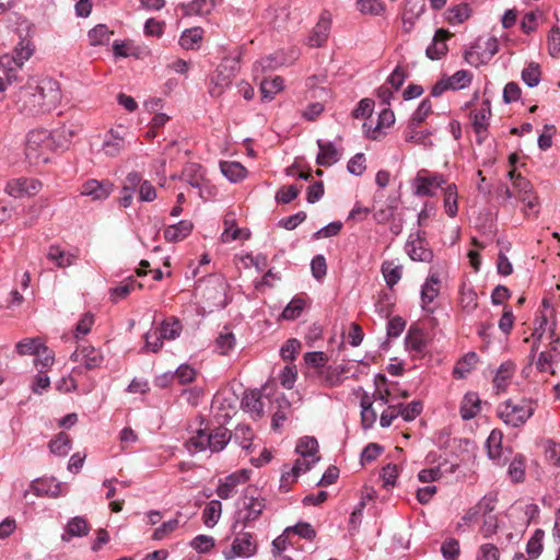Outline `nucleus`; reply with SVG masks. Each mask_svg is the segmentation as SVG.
Instances as JSON below:
<instances>
[{
  "label": "nucleus",
  "instance_id": "423d86ee",
  "mask_svg": "<svg viewBox=\"0 0 560 560\" xmlns=\"http://www.w3.org/2000/svg\"><path fill=\"white\" fill-rule=\"evenodd\" d=\"M238 63L240 61L236 57H225L221 61L215 70V73L211 78V86L209 89V93L212 96H220L223 93V90L232 83L233 78L238 71Z\"/></svg>",
  "mask_w": 560,
  "mask_h": 560
},
{
  "label": "nucleus",
  "instance_id": "a211bd4d",
  "mask_svg": "<svg viewBox=\"0 0 560 560\" xmlns=\"http://www.w3.org/2000/svg\"><path fill=\"white\" fill-rule=\"evenodd\" d=\"M451 37V33L444 28H439L432 39V43L427 47L425 55L431 60H439L446 55L448 48L446 39Z\"/></svg>",
  "mask_w": 560,
  "mask_h": 560
},
{
  "label": "nucleus",
  "instance_id": "7ed1b4c3",
  "mask_svg": "<svg viewBox=\"0 0 560 560\" xmlns=\"http://www.w3.org/2000/svg\"><path fill=\"white\" fill-rule=\"evenodd\" d=\"M232 438L231 432L224 427H217L213 430L198 429L196 433L186 442V447L190 453H198L209 450L210 452H220Z\"/></svg>",
  "mask_w": 560,
  "mask_h": 560
},
{
  "label": "nucleus",
  "instance_id": "72a5a7b5",
  "mask_svg": "<svg viewBox=\"0 0 560 560\" xmlns=\"http://www.w3.org/2000/svg\"><path fill=\"white\" fill-rule=\"evenodd\" d=\"M283 89V79L275 77L272 79H265L260 83V92L262 101H271L275 95Z\"/></svg>",
  "mask_w": 560,
  "mask_h": 560
},
{
  "label": "nucleus",
  "instance_id": "37998d69",
  "mask_svg": "<svg viewBox=\"0 0 560 560\" xmlns=\"http://www.w3.org/2000/svg\"><path fill=\"white\" fill-rule=\"evenodd\" d=\"M425 9L424 0H406L401 19L405 22L417 20Z\"/></svg>",
  "mask_w": 560,
  "mask_h": 560
},
{
  "label": "nucleus",
  "instance_id": "4d7b16f0",
  "mask_svg": "<svg viewBox=\"0 0 560 560\" xmlns=\"http://www.w3.org/2000/svg\"><path fill=\"white\" fill-rule=\"evenodd\" d=\"M234 346L235 337L231 331L221 332L215 339V350L220 354H228L229 351L234 348Z\"/></svg>",
  "mask_w": 560,
  "mask_h": 560
},
{
  "label": "nucleus",
  "instance_id": "a878e982",
  "mask_svg": "<svg viewBox=\"0 0 560 560\" xmlns=\"http://www.w3.org/2000/svg\"><path fill=\"white\" fill-rule=\"evenodd\" d=\"M215 0H192L182 4L185 15H208L215 8Z\"/></svg>",
  "mask_w": 560,
  "mask_h": 560
},
{
  "label": "nucleus",
  "instance_id": "5fc2aeb1",
  "mask_svg": "<svg viewBox=\"0 0 560 560\" xmlns=\"http://www.w3.org/2000/svg\"><path fill=\"white\" fill-rule=\"evenodd\" d=\"M501 442L502 434L499 431L493 430L487 439L488 456L491 459H499L501 456Z\"/></svg>",
  "mask_w": 560,
  "mask_h": 560
},
{
  "label": "nucleus",
  "instance_id": "6e6d98bb",
  "mask_svg": "<svg viewBox=\"0 0 560 560\" xmlns=\"http://www.w3.org/2000/svg\"><path fill=\"white\" fill-rule=\"evenodd\" d=\"M285 534L287 535L295 534V535H299L300 537L307 539V540H313L316 536V532L312 527V525L310 523H304V522H300L294 526L287 527Z\"/></svg>",
  "mask_w": 560,
  "mask_h": 560
},
{
  "label": "nucleus",
  "instance_id": "473e14b6",
  "mask_svg": "<svg viewBox=\"0 0 560 560\" xmlns=\"http://www.w3.org/2000/svg\"><path fill=\"white\" fill-rule=\"evenodd\" d=\"M515 371V365L512 362L502 363L493 378V384L499 390H505L509 381L512 378Z\"/></svg>",
  "mask_w": 560,
  "mask_h": 560
},
{
  "label": "nucleus",
  "instance_id": "c9c22d12",
  "mask_svg": "<svg viewBox=\"0 0 560 560\" xmlns=\"http://www.w3.org/2000/svg\"><path fill=\"white\" fill-rule=\"evenodd\" d=\"M382 273L385 282L389 288H393L399 282L402 275V266L395 265L393 261H384L382 264Z\"/></svg>",
  "mask_w": 560,
  "mask_h": 560
},
{
  "label": "nucleus",
  "instance_id": "e2e57ef3",
  "mask_svg": "<svg viewBox=\"0 0 560 560\" xmlns=\"http://www.w3.org/2000/svg\"><path fill=\"white\" fill-rule=\"evenodd\" d=\"M305 307V302L303 299L294 298L283 310L282 317L284 319H295L298 318Z\"/></svg>",
  "mask_w": 560,
  "mask_h": 560
},
{
  "label": "nucleus",
  "instance_id": "7c9ffc66",
  "mask_svg": "<svg viewBox=\"0 0 560 560\" xmlns=\"http://www.w3.org/2000/svg\"><path fill=\"white\" fill-rule=\"evenodd\" d=\"M203 31L200 27H192L183 32L179 45L187 50L198 49L202 40Z\"/></svg>",
  "mask_w": 560,
  "mask_h": 560
},
{
  "label": "nucleus",
  "instance_id": "2eb2a0df",
  "mask_svg": "<svg viewBox=\"0 0 560 560\" xmlns=\"http://www.w3.org/2000/svg\"><path fill=\"white\" fill-rule=\"evenodd\" d=\"M70 360L82 363L86 370H94L102 365L104 357L100 349L82 346L70 355Z\"/></svg>",
  "mask_w": 560,
  "mask_h": 560
},
{
  "label": "nucleus",
  "instance_id": "9b49d317",
  "mask_svg": "<svg viewBox=\"0 0 560 560\" xmlns=\"http://www.w3.org/2000/svg\"><path fill=\"white\" fill-rule=\"evenodd\" d=\"M266 401L270 399L262 394L260 389L247 390L241 401L242 409L249 413L254 420L261 419L265 415L264 408Z\"/></svg>",
  "mask_w": 560,
  "mask_h": 560
},
{
  "label": "nucleus",
  "instance_id": "09e8293b",
  "mask_svg": "<svg viewBox=\"0 0 560 560\" xmlns=\"http://www.w3.org/2000/svg\"><path fill=\"white\" fill-rule=\"evenodd\" d=\"M432 113V104L429 98H424L413 112L408 125L420 126L427 117Z\"/></svg>",
  "mask_w": 560,
  "mask_h": 560
},
{
  "label": "nucleus",
  "instance_id": "ea45409f",
  "mask_svg": "<svg viewBox=\"0 0 560 560\" xmlns=\"http://www.w3.org/2000/svg\"><path fill=\"white\" fill-rule=\"evenodd\" d=\"M471 15V9L467 3L454 5L447 10V21L451 24H460Z\"/></svg>",
  "mask_w": 560,
  "mask_h": 560
},
{
  "label": "nucleus",
  "instance_id": "39448f33",
  "mask_svg": "<svg viewBox=\"0 0 560 560\" xmlns=\"http://www.w3.org/2000/svg\"><path fill=\"white\" fill-rule=\"evenodd\" d=\"M265 509V499L248 495V490L242 498V508L235 512L232 529L236 532L240 526L245 528L249 523L256 521Z\"/></svg>",
  "mask_w": 560,
  "mask_h": 560
},
{
  "label": "nucleus",
  "instance_id": "f257e3e1",
  "mask_svg": "<svg viewBox=\"0 0 560 560\" xmlns=\"http://www.w3.org/2000/svg\"><path fill=\"white\" fill-rule=\"evenodd\" d=\"M62 98L60 84L51 78L42 79L36 86H28L22 94L23 108L30 114L49 113Z\"/></svg>",
  "mask_w": 560,
  "mask_h": 560
},
{
  "label": "nucleus",
  "instance_id": "4be33fe9",
  "mask_svg": "<svg viewBox=\"0 0 560 560\" xmlns=\"http://www.w3.org/2000/svg\"><path fill=\"white\" fill-rule=\"evenodd\" d=\"M406 348L417 353H422L427 348L425 335L422 328L412 325L405 338Z\"/></svg>",
  "mask_w": 560,
  "mask_h": 560
},
{
  "label": "nucleus",
  "instance_id": "052dcab7",
  "mask_svg": "<svg viewBox=\"0 0 560 560\" xmlns=\"http://www.w3.org/2000/svg\"><path fill=\"white\" fill-rule=\"evenodd\" d=\"M52 139L55 140V148L67 145L71 139L74 137L75 131L67 126H61L60 128L50 132Z\"/></svg>",
  "mask_w": 560,
  "mask_h": 560
},
{
  "label": "nucleus",
  "instance_id": "c85d7f7f",
  "mask_svg": "<svg viewBox=\"0 0 560 560\" xmlns=\"http://www.w3.org/2000/svg\"><path fill=\"white\" fill-rule=\"evenodd\" d=\"M480 411V399L476 393H467L460 405V416L470 420Z\"/></svg>",
  "mask_w": 560,
  "mask_h": 560
},
{
  "label": "nucleus",
  "instance_id": "79ce46f5",
  "mask_svg": "<svg viewBox=\"0 0 560 560\" xmlns=\"http://www.w3.org/2000/svg\"><path fill=\"white\" fill-rule=\"evenodd\" d=\"M43 343V340L38 337L25 338L15 345V350L20 355H35L40 351Z\"/></svg>",
  "mask_w": 560,
  "mask_h": 560
},
{
  "label": "nucleus",
  "instance_id": "0eeeda50",
  "mask_svg": "<svg viewBox=\"0 0 560 560\" xmlns=\"http://www.w3.org/2000/svg\"><path fill=\"white\" fill-rule=\"evenodd\" d=\"M240 530L235 532L236 536L229 550L223 551L225 560H233L235 558H250L257 552V542L252 533L244 532L242 526Z\"/></svg>",
  "mask_w": 560,
  "mask_h": 560
},
{
  "label": "nucleus",
  "instance_id": "393cba45",
  "mask_svg": "<svg viewBox=\"0 0 560 560\" xmlns=\"http://www.w3.org/2000/svg\"><path fill=\"white\" fill-rule=\"evenodd\" d=\"M182 178L194 188H200L205 182V170L200 164L188 163L182 172Z\"/></svg>",
  "mask_w": 560,
  "mask_h": 560
},
{
  "label": "nucleus",
  "instance_id": "f704fd0d",
  "mask_svg": "<svg viewBox=\"0 0 560 560\" xmlns=\"http://www.w3.org/2000/svg\"><path fill=\"white\" fill-rule=\"evenodd\" d=\"M113 32L105 24H98L89 31L88 37L91 46L106 45L110 40Z\"/></svg>",
  "mask_w": 560,
  "mask_h": 560
},
{
  "label": "nucleus",
  "instance_id": "412c9836",
  "mask_svg": "<svg viewBox=\"0 0 560 560\" xmlns=\"http://www.w3.org/2000/svg\"><path fill=\"white\" fill-rule=\"evenodd\" d=\"M441 280L438 272H432L427 278V281L421 287V302L422 308L425 310V305L434 301L440 293Z\"/></svg>",
  "mask_w": 560,
  "mask_h": 560
},
{
  "label": "nucleus",
  "instance_id": "20e7f679",
  "mask_svg": "<svg viewBox=\"0 0 560 560\" xmlns=\"http://www.w3.org/2000/svg\"><path fill=\"white\" fill-rule=\"evenodd\" d=\"M535 404L532 400L522 399L518 402L509 399L498 408L499 418L508 425L520 428L534 415Z\"/></svg>",
  "mask_w": 560,
  "mask_h": 560
},
{
  "label": "nucleus",
  "instance_id": "bb28decb",
  "mask_svg": "<svg viewBox=\"0 0 560 560\" xmlns=\"http://www.w3.org/2000/svg\"><path fill=\"white\" fill-rule=\"evenodd\" d=\"M222 174L231 182L237 183L247 175V170L238 162L223 161L220 163Z\"/></svg>",
  "mask_w": 560,
  "mask_h": 560
},
{
  "label": "nucleus",
  "instance_id": "13d9d810",
  "mask_svg": "<svg viewBox=\"0 0 560 560\" xmlns=\"http://www.w3.org/2000/svg\"><path fill=\"white\" fill-rule=\"evenodd\" d=\"M136 284L139 288L142 287L140 283H137L135 280H130V281L121 283L115 288H112L109 291L110 300L114 303H117L118 301L125 299L133 290Z\"/></svg>",
  "mask_w": 560,
  "mask_h": 560
},
{
  "label": "nucleus",
  "instance_id": "3c124183",
  "mask_svg": "<svg viewBox=\"0 0 560 560\" xmlns=\"http://www.w3.org/2000/svg\"><path fill=\"white\" fill-rule=\"evenodd\" d=\"M357 8L361 13L370 15H381L385 11L381 0H358Z\"/></svg>",
  "mask_w": 560,
  "mask_h": 560
},
{
  "label": "nucleus",
  "instance_id": "774afa93",
  "mask_svg": "<svg viewBox=\"0 0 560 560\" xmlns=\"http://www.w3.org/2000/svg\"><path fill=\"white\" fill-rule=\"evenodd\" d=\"M441 552L445 560H456L459 555V542L455 538L446 539L441 546Z\"/></svg>",
  "mask_w": 560,
  "mask_h": 560
},
{
  "label": "nucleus",
  "instance_id": "8fccbe9b",
  "mask_svg": "<svg viewBox=\"0 0 560 560\" xmlns=\"http://www.w3.org/2000/svg\"><path fill=\"white\" fill-rule=\"evenodd\" d=\"M446 79L451 90H460L467 88L471 83L472 74L467 70H458Z\"/></svg>",
  "mask_w": 560,
  "mask_h": 560
},
{
  "label": "nucleus",
  "instance_id": "864d4df0",
  "mask_svg": "<svg viewBox=\"0 0 560 560\" xmlns=\"http://www.w3.org/2000/svg\"><path fill=\"white\" fill-rule=\"evenodd\" d=\"M545 533L542 529H536L527 542L526 552L530 558H538L542 551V539Z\"/></svg>",
  "mask_w": 560,
  "mask_h": 560
},
{
  "label": "nucleus",
  "instance_id": "f03ea898",
  "mask_svg": "<svg viewBox=\"0 0 560 560\" xmlns=\"http://www.w3.org/2000/svg\"><path fill=\"white\" fill-rule=\"evenodd\" d=\"M55 140L46 129L31 130L25 143V158L31 165L39 166L50 161Z\"/></svg>",
  "mask_w": 560,
  "mask_h": 560
},
{
  "label": "nucleus",
  "instance_id": "a18cd8bd",
  "mask_svg": "<svg viewBox=\"0 0 560 560\" xmlns=\"http://www.w3.org/2000/svg\"><path fill=\"white\" fill-rule=\"evenodd\" d=\"M444 208L445 212L454 218L457 214V187L455 184H450L444 191Z\"/></svg>",
  "mask_w": 560,
  "mask_h": 560
},
{
  "label": "nucleus",
  "instance_id": "2f4dec72",
  "mask_svg": "<svg viewBox=\"0 0 560 560\" xmlns=\"http://www.w3.org/2000/svg\"><path fill=\"white\" fill-rule=\"evenodd\" d=\"M277 411H275L271 420L273 429L282 427L283 422L288 419V415L291 410V402L289 399L281 395L276 398Z\"/></svg>",
  "mask_w": 560,
  "mask_h": 560
},
{
  "label": "nucleus",
  "instance_id": "680f3d73",
  "mask_svg": "<svg viewBox=\"0 0 560 560\" xmlns=\"http://www.w3.org/2000/svg\"><path fill=\"white\" fill-rule=\"evenodd\" d=\"M482 517V524L480 526V533L483 536V538L488 539L491 538L499 528V520L495 514L493 515H483Z\"/></svg>",
  "mask_w": 560,
  "mask_h": 560
},
{
  "label": "nucleus",
  "instance_id": "58836bf2",
  "mask_svg": "<svg viewBox=\"0 0 560 560\" xmlns=\"http://www.w3.org/2000/svg\"><path fill=\"white\" fill-rule=\"evenodd\" d=\"M222 504L219 500H211L203 510L202 518L208 527H213L221 516Z\"/></svg>",
  "mask_w": 560,
  "mask_h": 560
},
{
  "label": "nucleus",
  "instance_id": "338daca9",
  "mask_svg": "<svg viewBox=\"0 0 560 560\" xmlns=\"http://www.w3.org/2000/svg\"><path fill=\"white\" fill-rule=\"evenodd\" d=\"M497 495L489 493L481 498V500L475 505L478 509V513L483 515H493L497 504Z\"/></svg>",
  "mask_w": 560,
  "mask_h": 560
},
{
  "label": "nucleus",
  "instance_id": "c03bdc74",
  "mask_svg": "<svg viewBox=\"0 0 560 560\" xmlns=\"http://www.w3.org/2000/svg\"><path fill=\"white\" fill-rule=\"evenodd\" d=\"M481 48H482V46H481L480 42H478L474 46H471L464 54L465 61L472 67H479L481 65L488 63L489 59L486 58V55L481 51Z\"/></svg>",
  "mask_w": 560,
  "mask_h": 560
},
{
  "label": "nucleus",
  "instance_id": "9d476101",
  "mask_svg": "<svg viewBox=\"0 0 560 560\" xmlns=\"http://www.w3.org/2000/svg\"><path fill=\"white\" fill-rule=\"evenodd\" d=\"M508 176L512 180L516 197L524 202L528 209H534L538 205V201L537 197L533 195L532 183L520 173H516L515 170L510 171Z\"/></svg>",
  "mask_w": 560,
  "mask_h": 560
},
{
  "label": "nucleus",
  "instance_id": "aec40b11",
  "mask_svg": "<svg viewBox=\"0 0 560 560\" xmlns=\"http://www.w3.org/2000/svg\"><path fill=\"white\" fill-rule=\"evenodd\" d=\"M248 476L245 470L231 474L224 478V480H221L218 488H217V494L219 498L226 500L231 498L234 492L235 488L247 480Z\"/></svg>",
  "mask_w": 560,
  "mask_h": 560
},
{
  "label": "nucleus",
  "instance_id": "f3484780",
  "mask_svg": "<svg viewBox=\"0 0 560 560\" xmlns=\"http://www.w3.org/2000/svg\"><path fill=\"white\" fill-rule=\"evenodd\" d=\"M126 131L110 129L104 138L102 150L107 156H117L126 145Z\"/></svg>",
  "mask_w": 560,
  "mask_h": 560
},
{
  "label": "nucleus",
  "instance_id": "69168bd1",
  "mask_svg": "<svg viewBox=\"0 0 560 560\" xmlns=\"http://www.w3.org/2000/svg\"><path fill=\"white\" fill-rule=\"evenodd\" d=\"M144 340H145L144 350L155 353L161 350V348L163 346L164 338L161 336L159 329H154V330L148 331L144 335Z\"/></svg>",
  "mask_w": 560,
  "mask_h": 560
},
{
  "label": "nucleus",
  "instance_id": "6ab92c4d",
  "mask_svg": "<svg viewBox=\"0 0 560 560\" xmlns=\"http://www.w3.org/2000/svg\"><path fill=\"white\" fill-rule=\"evenodd\" d=\"M46 258L57 268L65 269L74 265L78 256L71 252L63 250L57 244H51L47 249Z\"/></svg>",
  "mask_w": 560,
  "mask_h": 560
},
{
  "label": "nucleus",
  "instance_id": "4468645a",
  "mask_svg": "<svg viewBox=\"0 0 560 560\" xmlns=\"http://www.w3.org/2000/svg\"><path fill=\"white\" fill-rule=\"evenodd\" d=\"M420 231L411 234L406 243V252L415 261L429 262L433 258V252L427 247V241L421 237Z\"/></svg>",
  "mask_w": 560,
  "mask_h": 560
},
{
  "label": "nucleus",
  "instance_id": "6e6552de",
  "mask_svg": "<svg viewBox=\"0 0 560 560\" xmlns=\"http://www.w3.org/2000/svg\"><path fill=\"white\" fill-rule=\"evenodd\" d=\"M34 52L35 45L33 42L27 37H21L11 54L2 55V62H4V65H11L21 71L24 63L34 55Z\"/></svg>",
  "mask_w": 560,
  "mask_h": 560
},
{
  "label": "nucleus",
  "instance_id": "4c0bfd02",
  "mask_svg": "<svg viewBox=\"0 0 560 560\" xmlns=\"http://www.w3.org/2000/svg\"><path fill=\"white\" fill-rule=\"evenodd\" d=\"M49 450L55 455L66 456L71 450L69 435L65 432L58 433L57 436L49 442Z\"/></svg>",
  "mask_w": 560,
  "mask_h": 560
},
{
  "label": "nucleus",
  "instance_id": "c756f323",
  "mask_svg": "<svg viewBox=\"0 0 560 560\" xmlns=\"http://www.w3.org/2000/svg\"><path fill=\"white\" fill-rule=\"evenodd\" d=\"M89 533V526L83 517L77 516L71 518L66 528V534L62 535V540L69 541L71 537L85 536Z\"/></svg>",
  "mask_w": 560,
  "mask_h": 560
},
{
  "label": "nucleus",
  "instance_id": "dca6fc26",
  "mask_svg": "<svg viewBox=\"0 0 560 560\" xmlns=\"http://www.w3.org/2000/svg\"><path fill=\"white\" fill-rule=\"evenodd\" d=\"M113 191V184L105 180H97L94 178L88 179L81 186V195L90 197L93 201L105 200Z\"/></svg>",
  "mask_w": 560,
  "mask_h": 560
},
{
  "label": "nucleus",
  "instance_id": "5701e85b",
  "mask_svg": "<svg viewBox=\"0 0 560 560\" xmlns=\"http://www.w3.org/2000/svg\"><path fill=\"white\" fill-rule=\"evenodd\" d=\"M194 229V224L189 220H182L176 224L168 225L164 230V237L168 242H179L187 237Z\"/></svg>",
  "mask_w": 560,
  "mask_h": 560
},
{
  "label": "nucleus",
  "instance_id": "603ef678",
  "mask_svg": "<svg viewBox=\"0 0 560 560\" xmlns=\"http://www.w3.org/2000/svg\"><path fill=\"white\" fill-rule=\"evenodd\" d=\"M399 416L405 421H412L416 419L422 411V402L420 400H413L408 405H399L397 407Z\"/></svg>",
  "mask_w": 560,
  "mask_h": 560
},
{
  "label": "nucleus",
  "instance_id": "49530a36",
  "mask_svg": "<svg viewBox=\"0 0 560 560\" xmlns=\"http://www.w3.org/2000/svg\"><path fill=\"white\" fill-rule=\"evenodd\" d=\"M541 79L540 67L536 62H530L522 71V80L528 88H535L539 84Z\"/></svg>",
  "mask_w": 560,
  "mask_h": 560
},
{
  "label": "nucleus",
  "instance_id": "1a4fd4ad",
  "mask_svg": "<svg viewBox=\"0 0 560 560\" xmlns=\"http://www.w3.org/2000/svg\"><path fill=\"white\" fill-rule=\"evenodd\" d=\"M444 183L445 179L442 175L431 174L427 170H421L415 177L412 187L417 196H433L434 189L441 187Z\"/></svg>",
  "mask_w": 560,
  "mask_h": 560
},
{
  "label": "nucleus",
  "instance_id": "ddd939ff",
  "mask_svg": "<svg viewBox=\"0 0 560 560\" xmlns=\"http://www.w3.org/2000/svg\"><path fill=\"white\" fill-rule=\"evenodd\" d=\"M331 27V14L329 11H322L318 22L307 36V45L310 47H322L328 39Z\"/></svg>",
  "mask_w": 560,
  "mask_h": 560
},
{
  "label": "nucleus",
  "instance_id": "0e129e2a",
  "mask_svg": "<svg viewBox=\"0 0 560 560\" xmlns=\"http://www.w3.org/2000/svg\"><path fill=\"white\" fill-rule=\"evenodd\" d=\"M301 191V187L296 185L282 186L276 192V200L280 203H289L294 200Z\"/></svg>",
  "mask_w": 560,
  "mask_h": 560
},
{
  "label": "nucleus",
  "instance_id": "f8f14e48",
  "mask_svg": "<svg viewBox=\"0 0 560 560\" xmlns=\"http://www.w3.org/2000/svg\"><path fill=\"white\" fill-rule=\"evenodd\" d=\"M471 125L477 136V142L481 144L488 135L489 120L491 117V105L489 100L481 103V107L470 113Z\"/></svg>",
  "mask_w": 560,
  "mask_h": 560
},
{
  "label": "nucleus",
  "instance_id": "e433bc0d",
  "mask_svg": "<svg viewBox=\"0 0 560 560\" xmlns=\"http://www.w3.org/2000/svg\"><path fill=\"white\" fill-rule=\"evenodd\" d=\"M317 451L318 443L315 438L304 436L299 441L296 445V453L301 457H307L310 459L319 458L318 456H316Z\"/></svg>",
  "mask_w": 560,
  "mask_h": 560
},
{
  "label": "nucleus",
  "instance_id": "bf43d9fd",
  "mask_svg": "<svg viewBox=\"0 0 560 560\" xmlns=\"http://www.w3.org/2000/svg\"><path fill=\"white\" fill-rule=\"evenodd\" d=\"M253 435V431L248 425L240 424L235 428L234 438L244 450L250 448Z\"/></svg>",
  "mask_w": 560,
  "mask_h": 560
},
{
  "label": "nucleus",
  "instance_id": "b1692460",
  "mask_svg": "<svg viewBox=\"0 0 560 560\" xmlns=\"http://www.w3.org/2000/svg\"><path fill=\"white\" fill-rule=\"evenodd\" d=\"M317 145L319 148V152L316 158V163L318 165L330 166L339 161L340 154L334 143L317 140Z\"/></svg>",
  "mask_w": 560,
  "mask_h": 560
},
{
  "label": "nucleus",
  "instance_id": "cd10ccee",
  "mask_svg": "<svg viewBox=\"0 0 560 560\" xmlns=\"http://www.w3.org/2000/svg\"><path fill=\"white\" fill-rule=\"evenodd\" d=\"M479 361V357L476 352L470 351L466 353L455 365L453 370V375L456 378H465L471 370L475 369L477 362Z\"/></svg>",
  "mask_w": 560,
  "mask_h": 560
},
{
  "label": "nucleus",
  "instance_id": "a19ab883",
  "mask_svg": "<svg viewBox=\"0 0 560 560\" xmlns=\"http://www.w3.org/2000/svg\"><path fill=\"white\" fill-rule=\"evenodd\" d=\"M159 331L164 340H174L180 335L182 324L177 318L171 317L162 322Z\"/></svg>",
  "mask_w": 560,
  "mask_h": 560
},
{
  "label": "nucleus",
  "instance_id": "de8ad7c7",
  "mask_svg": "<svg viewBox=\"0 0 560 560\" xmlns=\"http://www.w3.org/2000/svg\"><path fill=\"white\" fill-rule=\"evenodd\" d=\"M34 357V364L36 368H38V370L45 371L49 369L55 362L54 351L46 347L45 343H43L40 351L35 353Z\"/></svg>",
  "mask_w": 560,
  "mask_h": 560
}]
</instances>
